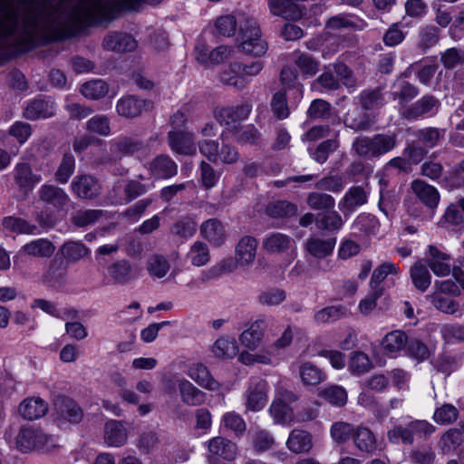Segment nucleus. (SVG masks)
Segmentation results:
<instances>
[{
    "label": "nucleus",
    "instance_id": "f257e3e1",
    "mask_svg": "<svg viewBox=\"0 0 464 464\" xmlns=\"http://www.w3.org/2000/svg\"><path fill=\"white\" fill-rule=\"evenodd\" d=\"M162 0H82L72 11L75 23H92L112 18L119 6L135 9L143 3L157 5Z\"/></svg>",
    "mask_w": 464,
    "mask_h": 464
},
{
    "label": "nucleus",
    "instance_id": "f03ea898",
    "mask_svg": "<svg viewBox=\"0 0 464 464\" xmlns=\"http://www.w3.org/2000/svg\"><path fill=\"white\" fill-rule=\"evenodd\" d=\"M299 331V328L288 324L281 335L269 346L254 353L242 351L239 354L238 361L245 365H271L277 360L279 352L287 348L292 343L294 334Z\"/></svg>",
    "mask_w": 464,
    "mask_h": 464
},
{
    "label": "nucleus",
    "instance_id": "7ed1b4c3",
    "mask_svg": "<svg viewBox=\"0 0 464 464\" xmlns=\"http://www.w3.org/2000/svg\"><path fill=\"white\" fill-rule=\"evenodd\" d=\"M238 48L245 53L261 56L267 51V44L262 38L257 22L253 17L240 20V31L237 38Z\"/></svg>",
    "mask_w": 464,
    "mask_h": 464
},
{
    "label": "nucleus",
    "instance_id": "20e7f679",
    "mask_svg": "<svg viewBox=\"0 0 464 464\" xmlns=\"http://www.w3.org/2000/svg\"><path fill=\"white\" fill-rule=\"evenodd\" d=\"M165 392L172 394L179 390L181 401L188 406H199L205 402L206 393L196 387L190 381L175 373L163 379Z\"/></svg>",
    "mask_w": 464,
    "mask_h": 464
},
{
    "label": "nucleus",
    "instance_id": "39448f33",
    "mask_svg": "<svg viewBox=\"0 0 464 464\" xmlns=\"http://www.w3.org/2000/svg\"><path fill=\"white\" fill-rule=\"evenodd\" d=\"M278 323L274 319H256L240 334L239 343L246 349V352L251 353L256 351L263 343L266 329L273 331L278 329Z\"/></svg>",
    "mask_w": 464,
    "mask_h": 464
},
{
    "label": "nucleus",
    "instance_id": "423d86ee",
    "mask_svg": "<svg viewBox=\"0 0 464 464\" xmlns=\"http://www.w3.org/2000/svg\"><path fill=\"white\" fill-rule=\"evenodd\" d=\"M198 149L200 153L213 163L231 165L239 160V152L235 147L223 143L220 148L217 140H203L198 142Z\"/></svg>",
    "mask_w": 464,
    "mask_h": 464
},
{
    "label": "nucleus",
    "instance_id": "0eeeda50",
    "mask_svg": "<svg viewBox=\"0 0 464 464\" xmlns=\"http://www.w3.org/2000/svg\"><path fill=\"white\" fill-rule=\"evenodd\" d=\"M209 464H228L237 455V445L223 437H214L207 443Z\"/></svg>",
    "mask_w": 464,
    "mask_h": 464
},
{
    "label": "nucleus",
    "instance_id": "6e6552de",
    "mask_svg": "<svg viewBox=\"0 0 464 464\" xmlns=\"http://www.w3.org/2000/svg\"><path fill=\"white\" fill-rule=\"evenodd\" d=\"M262 247L268 254L286 255L290 257V260H293L296 256L295 239L280 232L267 234L263 239Z\"/></svg>",
    "mask_w": 464,
    "mask_h": 464
},
{
    "label": "nucleus",
    "instance_id": "1a4fd4ad",
    "mask_svg": "<svg viewBox=\"0 0 464 464\" xmlns=\"http://www.w3.org/2000/svg\"><path fill=\"white\" fill-rule=\"evenodd\" d=\"M37 194L39 200L46 208L55 212L64 211L70 202L67 193L63 188L54 185H42Z\"/></svg>",
    "mask_w": 464,
    "mask_h": 464
},
{
    "label": "nucleus",
    "instance_id": "9d476101",
    "mask_svg": "<svg viewBox=\"0 0 464 464\" xmlns=\"http://www.w3.org/2000/svg\"><path fill=\"white\" fill-rule=\"evenodd\" d=\"M252 111V105L242 102L237 105L217 107L214 110V118L222 125L233 127L248 118Z\"/></svg>",
    "mask_w": 464,
    "mask_h": 464
},
{
    "label": "nucleus",
    "instance_id": "9b49d317",
    "mask_svg": "<svg viewBox=\"0 0 464 464\" xmlns=\"http://www.w3.org/2000/svg\"><path fill=\"white\" fill-rule=\"evenodd\" d=\"M267 402V384L259 378L250 380L248 389L246 392V411H259Z\"/></svg>",
    "mask_w": 464,
    "mask_h": 464
},
{
    "label": "nucleus",
    "instance_id": "f8f14e48",
    "mask_svg": "<svg viewBox=\"0 0 464 464\" xmlns=\"http://www.w3.org/2000/svg\"><path fill=\"white\" fill-rule=\"evenodd\" d=\"M232 53L233 48L228 45H219L211 51L203 43L198 44L195 47L196 59L204 64L221 63L229 59Z\"/></svg>",
    "mask_w": 464,
    "mask_h": 464
},
{
    "label": "nucleus",
    "instance_id": "ddd939ff",
    "mask_svg": "<svg viewBox=\"0 0 464 464\" xmlns=\"http://www.w3.org/2000/svg\"><path fill=\"white\" fill-rule=\"evenodd\" d=\"M150 107L151 102L149 100L140 99L134 95H125L118 100L116 111L119 116L130 119L140 116Z\"/></svg>",
    "mask_w": 464,
    "mask_h": 464
},
{
    "label": "nucleus",
    "instance_id": "4468645a",
    "mask_svg": "<svg viewBox=\"0 0 464 464\" xmlns=\"http://www.w3.org/2000/svg\"><path fill=\"white\" fill-rule=\"evenodd\" d=\"M296 399L293 392H285L281 397L273 401L269 412L276 423L285 425L294 420V411L285 401H295Z\"/></svg>",
    "mask_w": 464,
    "mask_h": 464
},
{
    "label": "nucleus",
    "instance_id": "2eb2a0df",
    "mask_svg": "<svg viewBox=\"0 0 464 464\" xmlns=\"http://www.w3.org/2000/svg\"><path fill=\"white\" fill-rule=\"evenodd\" d=\"M101 185L91 175H78L71 183L72 192L80 198L91 199L101 193Z\"/></svg>",
    "mask_w": 464,
    "mask_h": 464
},
{
    "label": "nucleus",
    "instance_id": "dca6fc26",
    "mask_svg": "<svg viewBox=\"0 0 464 464\" xmlns=\"http://www.w3.org/2000/svg\"><path fill=\"white\" fill-rule=\"evenodd\" d=\"M14 179L20 190L28 194L41 182L42 177L34 173L29 164L19 162L14 169Z\"/></svg>",
    "mask_w": 464,
    "mask_h": 464
},
{
    "label": "nucleus",
    "instance_id": "f3484780",
    "mask_svg": "<svg viewBox=\"0 0 464 464\" xmlns=\"http://www.w3.org/2000/svg\"><path fill=\"white\" fill-rule=\"evenodd\" d=\"M368 192L362 186L351 187L338 203L344 216H350L354 210L366 204Z\"/></svg>",
    "mask_w": 464,
    "mask_h": 464
},
{
    "label": "nucleus",
    "instance_id": "a211bd4d",
    "mask_svg": "<svg viewBox=\"0 0 464 464\" xmlns=\"http://www.w3.org/2000/svg\"><path fill=\"white\" fill-rule=\"evenodd\" d=\"M335 245V237H311L306 240L304 249L312 257L322 260L333 254Z\"/></svg>",
    "mask_w": 464,
    "mask_h": 464
},
{
    "label": "nucleus",
    "instance_id": "6ab92c4d",
    "mask_svg": "<svg viewBox=\"0 0 464 464\" xmlns=\"http://www.w3.org/2000/svg\"><path fill=\"white\" fill-rule=\"evenodd\" d=\"M107 274L112 284L121 285L138 277L130 262L127 259H120L111 263L107 268Z\"/></svg>",
    "mask_w": 464,
    "mask_h": 464
},
{
    "label": "nucleus",
    "instance_id": "aec40b11",
    "mask_svg": "<svg viewBox=\"0 0 464 464\" xmlns=\"http://www.w3.org/2000/svg\"><path fill=\"white\" fill-rule=\"evenodd\" d=\"M257 240L250 236L242 237L235 248L236 264L240 266L252 265L256 256Z\"/></svg>",
    "mask_w": 464,
    "mask_h": 464
},
{
    "label": "nucleus",
    "instance_id": "412c9836",
    "mask_svg": "<svg viewBox=\"0 0 464 464\" xmlns=\"http://www.w3.org/2000/svg\"><path fill=\"white\" fill-rule=\"evenodd\" d=\"M199 230L200 236L213 246H221L227 240L225 226L217 218L204 221Z\"/></svg>",
    "mask_w": 464,
    "mask_h": 464
},
{
    "label": "nucleus",
    "instance_id": "4be33fe9",
    "mask_svg": "<svg viewBox=\"0 0 464 464\" xmlns=\"http://www.w3.org/2000/svg\"><path fill=\"white\" fill-rule=\"evenodd\" d=\"M168 140L171 150L176 153L182 155L196 153L194 136L190 132L171 130L168 134Z\"/></svg>",
    "mask_w": 464,
    "mask_h": 464
},
{
    "label": "nucleus",
    "instance_id": "5701e85b",
    "mask_svg": "<svg viewBox=\"0 0 464 464\" xmlns=\"http://www.w3.org/2000/svg\"><path fill=\"white\" fill-rule=\"evenodd\" d=\"M186 374L199 386L207 390L217 391L220 388V383L214 379L207 366L201 362L189 364Z\"/></svg>",
    "mask_w": 464,
    "mask_h": 464
},
{
    "label": "nucleus",
    "instance_id": "b1692460",
    "mask_svg": "<svg viewBox=\"0 0 464 464\" xmlns=\"http://www.w3.org/2000/svg\"><path fill=\"white\" fill-rule=\"evenodd\" d=\"M128 440L125 423L116 420H108L104 426V442L109 447H121Z\"/></svg>",
    "mask_w": 464,
    "mask_h": 464
},
{
    "label": "nucleus",
    "instance_id": "393cba45",
    "mask_svg": "<svg viewBox=\"0 0 464 464\" xmlns=\"http://www.w3.org/2000/svg\"><path fill=\"white\" fill-rule=\"evenodd\" d=\"M285 446L294 454L308 453L313 448L312 434L301 429H294L289 433Z\"/></svg>",
    "mask_w": 464,
    "mask_h": 464
},
{
    "label": "nucleus",
    "instance_id": "a878e982",
    "mask_svg": "<svg viewBox=\"0 0 464 464\" xmlns=\"http://www.w3.org/2000/svg\"><path fill=\"white\" fill-rule=\"evenodd\" d=\"M103 48L112 52H131L137 48V41L130 34L112 33L104 37Z\"/></svg>",
    "mask_w": 464,
    "mask_h": 464
},
{
    "label": "nucleus",
    "instance_id": "bb28decb",
    "mask_svg": "<svg viewBox=\"0 0 464 464\" xmlns=\"http://www.w3.org/2000/svg\"><path fill=\"white\" fill-rule=\"evenodd\" d=\"M48 411L45 401L40 397H29L21 401L18 407L19 414L26 420H33L42 418Z\"/></svg>",
    "mask_w": 464,
    "mask_h": 464
},
{
    "label": "nucleus",
    "instance_id": "cd10ccee",
    "mask_svg": "<svg viewBox=\"0 0 464 464\" xmlns=\"http://www.w3.org/2000/svg\"><path fill=\"white\" fill-rule=\"evenodd\" d=\"M355 447L361 452L372 453L382 449L373 432L367 427L357 426L353 435Z\"/></svg>",
    "mask_w": 464,
    "mask_h": 464
},
{
    "label": "nucleus",
    "instance_id": "c85d7f7f",
    "mask_svg": "<svg viewBox=\"0 0 464 464\" xmlns=\"http://www.w3.org/2000/svg\"><path fill=\"white\" fill-rule=\"evenodd\" d=\"M439 101L432 96H424L417 101L411 107L403 111L402 115L414 120L424 115H433L438 111Z\"/></svg>",
    "mask_w": 464,
    "mask_h": 464
},
{
    "label": "nucleus",
    "instance_id": "c756f323",
    "mask_svg": "<svg viewBox=\"0 0 464 464\" xmlns=\"http://www.w3.org/2000/svg\"><path fill=\"white\" fill-rule=\"evenodd\" d=\"M270 13L273 15L283 17L286 20H298L302 17V10L299 5L291 0H266Z\"/></svg>",
    "mask_w": 464,
    "mask_h": 464
},
{
    "label": "nucleus",
    "instance_id": "7c9ffc66",
    "mask_svg": "<svg viewBox=\"0 0 464 464\" xmlns=\"http://www.w3.org/2000/svg\"><path fill=\"white\" fill-rule=\"evenodd\" d=\"M408 343L407 334L400 330L387 334L382 342L385 353L390 357H397L406 349Z\"/></svg>",
    "mask_w": 464,
    "mask_h": 464
},
{
    "label": "nucleus",
    "instance_id": "2f4dec72",
    "mask_svg": "<svg viewBox=\"0 0 464 464\" xmlns=\"http://www.w3.org/2000/svg\"><path fill=\"white\" fill-rule=\"evenodd\" d=\"M450 259V256L448 254L441 252L436 246H429L428 265L437 276H446L450 275L451 270L448 263Z\"/></svg>",
    "mask_w": 464,
    "mask_h": 464
},
{
    "label": "nucleus",
    "instance_id": "473e14b6",
    "mask_svg": "<svg viewBox=\"0 0 464 464\" xmlns=\"http://www.w3.org/2000/svg\"><path fill=\"white\" fill-rule=\"evenodd\" d=\"M55 407L61 417L70 422L77 423L82 419L83 414L82 409L70 398H57Z\"/></svg>",
    "mask_w": 464,
    "mask_h": 464
},
{
    "label": "nucleus",
    "instance_id": "72a5a7b5",
    "mask_svg": "<svg viewBox=\"0 0 464 464\" xmlns=\"http://www.w3.org/2000/svg\"><path fill=\"white\" fill-rule=\"evenodd\" d=\"M150 171L156 179H169L178 172L177 164L168 156H158L150 164Z\"/></svg>",
    "mask_w": 464,
    "mask_h": 464
},
{
    "label": "nucleus",
    "instance_id": "f704fd0d",
    "mask_svg": "<svg viewBox=\"0 0 464 464\" xmlns=\"http://www.w3.org/2000/svg\"><path fill=\"white\" fill-rule=\"evenodd\" d=\"M170 270L168 258L161 254H151L146 260V271L153 279L165 277Z\"/></svg>",
    "mask_w": 464,
    "mask_h": 464
},
{
    "label": "nucleus",
    "instance_id": "c9c22d12",
    "mask_svg": "<svg viewBox=\"0 0 464 464\" xmlns=\"http://www.w3.org/2000/svg\"><path fill=\"white\" fill-rule=\"evenodd\" d=\"M55 105L51 101L35 100L24 110V117L28 120L45 119L53 116Z\"/></svg>",
    "mask_w": 464,
    "mask_h": 464
},
{
    "label": "nucleus",
    "instance_id": "e433bc0d",
    "mask_svg": "<svg viewBox=\"0 0 464 464\" xmlns=\"http://www.w3.org/2000/svg\"><path fill=\"white\" fill-rule=\"evenodd\" d=\"M245 14H239L237 17L231 14L222 15L217 18L214 24V34L220 36L230 37L236 33L237 24L240 25V19L248 18Z\"/></svg>",
    "mask_w": 464,
    "mask_h": 464
},
{
    "label": "nucleus",
    "instance_id": "4c0bfd02",
    "mask_svg": "<svg viewBox=\"0 0 464 464\" xmlns=\"http://www.w3.org/2000/svg\"><path fill=\"white\" fill-rule=\"evenodd\" d=\"M452 276L457 283L453 282L450 279L436 281V290L434 292L440 294H449L453 295H460V288L459 285L464 290V271L461 270L459 267H454L452 269Z\"/></svg>",
    "mask_w": 464,
    "mask_h": 464
},
{
    "label": "nucleus",
    "instance_id": "58836bf2",
    "mask_svg": "<svg viewBox=\"0 0 464 464\" xmlns=\"http://www.w3.org/2000/svg\"><path fill=\"white\" fill-rule=\"evenodd\" d=\"M411 188L414 194L430 208L437 207L440 201V195L438 190L424 181L415 180L411 184Z\"/></svg>",
    "mask_w": 464,
    "mask_h": 464
},
{
    "label": "nucleus",
    "instance_id": "ea45409f",
    "mask_svg": "<svg viewBox=\"0 0 464 464\" xmlns=\"http://www.w3.org/2000/svg\"><path fill=\"white\" fill-rule=\"evenodd\" d=\"M219 80L223 84L233 86L239 90L246 88V81L241 72V63H232L222 70L219 74Z\"/></svg>",
    "mask_w": 464,
    "mask_h": 464
},
{
    "label": "nucleus",
    "instance_id": "a19ab883",
    "mask_svg": "<svg viewBox=\"0 0 464 464\" xmlns=\"http://www.w3.org/2000/svg\"><path fill=\"white\" fill-rule=\"evenodd\" d=\"M55 250L53 243L46 238H38L24 245L21 252L37 257H50Z\"/></svg>",
    "mask_w": 464,
    "mask_h": 464
},
{
    "label": "nucleus",
    "instance_id": "79ce46f5",
    "mask_svg": "<svg viewBox=\"0 0 464 464\" xmlns=\"http://www.w3.org/2000/svg\"><path fill=\"white\" fill-rule=\"evenodd\" d=\"M187 259L194 266H206L210 261V252L208 245L202 241H195L186 255Z\"/></svg>",
    "mask_w": 464,
    "mask_h": 464
},
{
    "label": "nucleus",
    "instance_id": "37998d69",
    "mask_svg": "<svg viewBox=\"0 0 464 464\" xmlns=\"http://www.w3.org/2000/svg\"><path fill=\"white\" fill-rule=\"evenodd\" d=\"M212 353L219 359H231L238 353V346L233 337L218 338L212 346Z\"/></svg>",
    "mask_w": 464,
    "mask_h": 464
},
{
    "label": "nucleus",
    "instance_id": "c03bdc74",
    "mask_svg": "<svg viewBox=\"0 0 464 464\" xmlns=\"http://www.w3.org/2000/svg\"><path fill=\"white\" fill-rule=\"evenodd\" d=\"M414 286L420 292H425L431 283V276L424 264L416 262L410 271Z\"/></svg>",
    "mask_w": 464,
    "mask_h": 464
},
{
    "label": "nucleus",
    "instance_id": "a18cd8bd",
    "mask_svg": "<svg viewBox=\"0 0 464 464\" xmlns=\"http://www.w3.org/2000/svg\"><path fill=\"white\" fill-rule=\"evenodd\" d=\"M299 375L304 385H317L324 381L325 374L311 362H304L299 367Z\"/></svg>",
    "mask_w": 464,
    "mask_h": 464
},
{
    "label": "nucleus",
    "instance_id": "49530a36",
    "mask_svg": "<svg viewBox=\"0 0 464 464\" xmlns=\"http://www.w3.org/2000/svg\"><path fill=\"white\" fill-rule=\"evenodd\" d=\"M80 92L89 100H99L108 93L109 86L104 81L97 79L83 83Z\"/></svg>",
    "mask_w": 464,
    "mask_h": 464
},
{
    "label": "nucleus",
    "instance_id": "de8ad7c7",
    "mask_svg": "<svg viewBox=\"0 0 464 464\" xmlns=\"http://www.w3.org/2000/svg\"><path fill=\"white\" fill-rule=\"evenodd\" d=\"M318 396L334 406H343L347 402V392L339 385H331L322 389Z\"/></svg>",
    "mask_w": 464,
    "mask_h": 464
},
{
    "label": "nucleus",
    "instance_id": "09e8293b",
    "mask_svg": "<svg viewBox=\"0 0 464 464\" xmlns=\"http://www.w3.org/2000/svg\"><path fill=\"white\" fill-rule=\"evenodd\" d=\"M392 88V95L394 100H399L400 103L408 102L418 94V89L403 79H398Z\"/></svg>",
    "mask_w": 464,
    "mask_h": 464
},
{
    "label": "nucleus",
    "instance_id": "8fccbe9b",
    "mask_svg": "<svg viewBox=\"0 0 464 464\" xmlns=\"http://www.w3.org/2000/svg\"><path fill=\"white\" fill-rule=\"evenodd\" d=\"M36 429L31 426L20 429L16 437V448L22 452H30L35 450Z\"/></svg>",
    "mask_w": 464,
    "mask_h": 464
},
{
    "label": "nucleus",
    "instance_id": "3c124183",
    "mask_svg": "<svg viewBox=\"0 0 464 464\" xmlns=\"http://www.w3.org/2000/svg\"><path fill=\"white\" fill-rule=\"evenodd\" d=\"M85 125L86 130L90 133L103 137L111 135V129L110 119L106 115H94L86 121Z\"/></svg>",
    "mask_w": 464,
    "mask_h": 464
},
{
    "label": "nucleus",
    "instance_id": "603ef678",
    "mask_svg": "<svg viewBox=\"0 0 464 464\" xmlns=\"http://www.w3.org/2000/svg\"><path fill=\"white\" fill-rule=\"evenodd\" d=\"M16 24V11L9 5H5L0 12V34L3 36L11 34L14 31Z\"/></svg>",
    "mask_w": 464,
    "mask_h": 464
},
{
    "label": "nucleus",
    "instance_id": "864d4df0",
    "mask_svg": "<svg viewBox=\"0 0 464 464\" xmlns=\"http://www.w3.org/2000/svg\"><path fill=\"white\" fill-rule=\"evenodd\" d=\"M355 427L345 421H335L332 424L330 434L333 440L338 444H343L352 437L353 438Z\"/></svg>",
    "mask_w": 464,
    "mask_h": 464
},
{
    "label": "nucleus",
    "instance_id": "5fc2aeb1",
    "mask_svg": "<svg viewBox=\"0 0 464 464\" xmlns=\"http://www.w3.org/2000/svg\"><path fill=\"white\" fill-rule=\"evenodd\" d=\"M3 226L12 231L18 234L36 235L38 229L35 225L30 224L24 219L14 217H7L3 220Z\"/></svg>",
    "mask_w": 464,
    "mask_h": 464
},
{
    "label": "nucleus",
    "instance_id": "6e6d98bb",
    "mask_svg": "<svg viewBox=\"0 0 464 464\" xmlns=\"http://www.w3.org/2000/svg\"><path fill=\"white\" fill-rule=\"evenodd\" d=\"M221 423L237 436H242L246 430V421L240 414L234 411L225 412L221 417Z\"/></svg>",
    "mask_w": 464,
    "mask_h": 464
},
{
    "label": "nucleus",
    "instance_id": "4d7b16f0",
    "mask_svg": "<svg viewBox=\"0 0 464 464\" xmlns=\"http://www.w3.org/2000/svg\"><path fill=\"white\" fill-rule=\"evenodd\" d=\"M346 314V310L342 305H330L318 310L314 319L316 324H327L339 320Z\"/></svg>",
    "mask_w": 464,
    "mask_h": 464
},
{
    "label": "nucleus",
    "instance_id": "13d9d810",
    "mask_svg": "<svg viewBox=\"0 0 464 464\" xmlns=\"http://www.w3.org/2000/svg\"><path fill=\"white\" fill-rule=\"evenodd\" d=\"M266 213L274 218H289L296 215L297 207L288 201H276L267 206Z\"/></svg>",
    "mask_w": 464,
    "mask_h": 464
},
{
    "label": "nucleus",
    "instance_id": "bf43d9fd",
    "mask_svg": "<svg viewBox=\"0 0 464 464\" xmlns=\"http://www.w3.org/2000/svg\"><path fill=\"white\" fill-rule=\"evenodd\" d=\"M142 145L139 140L128 137H119L111 142V150L122 156L132 155L139 151Z\"/></svg>",
    "mask_w": 464,
    "mask_h": 464
},
{
    "label": "nucleus",
    "instance_id": "052dcab7",
    "mask_svg": "<svg viewBox=\"0 0 464 464\" xmlns=\"http://www.w3.org/2000/svg\"><path fill=\"white\" fill-rule=\"evenodd\" d=\"M376 157L382 156L392 150L397 144L395 134L382 133L372 137Z\"/></svg>",
    "mask_w": 464,
    "mask_h": 464
},
{
    "label": "nucleus",
    "instance_id": "680f3d73",
    "mask_svg": "<svg viewBox=\"0 0 464 464\" xmlns=\"http://www.w3.org/2000/svg\"><path fill=\"white\" fill-rule=\"evenodd\" d=\"M458 417V409L450 403H445L437 408L433 414L434 421L440 425L451 424L457 420Z\"/></svg>",
    "mask_w": 464,
    "mask_h": 464
},
{
    "label": "nucleus",
    "instance_id": "e2e57ef3",
    "mask_svg": "<svg viewBox=\"0 0 464 464\" xmlns=\"http://www.w3.org/2000/svg\"><path fill=\"white\" fill-rule=\"evenodd\" d=\"M353 150L361 158H376L372 137L361 136L354 140Z\"/></svg>",
    "mask_w": 464,
    "mask_h": 464
},
{
    "label": "nucleus",
    "instance_id": "0e129e2a",
    "mask_svg": "<svg viewBox=\"0 0 464 464\" xmlns=\"http://www.w3.org/2000/svg\"><path fill=\"white\" fill-rule=\"evenodd\" d=\"M63 256L69 261H78L90 253V250L82 243L67 242L61 248Z\"/></svg>",
    "mask_w": 464,
    "mask_h": 464
},
{
    "label": "nucleus",
    "instance_id": "69168bd1",
    "mask_svg": "<svg viewBox=\"0 0 464 464\" xmlns=\"http://www.w3.org/2000/svg\"><path fill=\"white\" fill-rule=\"evenodd\" d=\"M398 267L392 262H385L374 269L371 278L372 289H382L379 285L389 276L396 275Z\"/></svg>",
    "mask_w": 464,
    "mask_h": 464
},
{
    "label": "nucleus",
    "instance_id": "338daca9",
    "mask_svg": "<svg viewBox=\"0 0 464 464\" xmlns=\"http://www.w3.org/2000/svg\"><path fill=\"white\" fill-rule=\"evenodd\" d=\"M306 202L315 210L331 209L335 205V200L331 195L318 192L309 194Z\"/></svg>",
    "mask_w": 464,
    "mask_h": 464
},
{
    "label": "nucleus",
    "instance_id": "774afa93",
    "mask_svg": "<svg viewBox=\"0 0 464 464\" xmlns=\"http://www.w3.org/2000/svg\"><path fill=\"white\" fill-rule=\"evenodd\" d=\"M464 440V424L459 428L449 430L441 437L442 449L450 450L459 446Z\"/></svg>",
    "mask_w": 464,
    "mask_h": 464
}]
</instances>
